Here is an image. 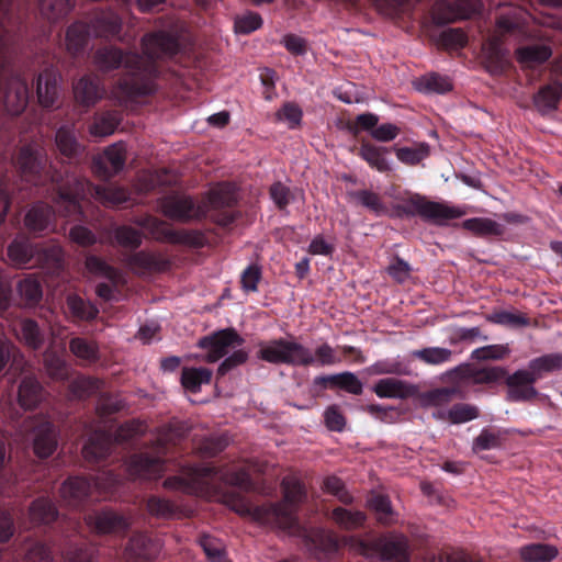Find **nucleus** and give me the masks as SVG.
Here are the masks:
<instances>
[{
	"label": "nucleus",
	"mask_w": 562,
	"mask_h": 562,
	"mask_svg": "<svg viewBox=\"0 0 562 562\" xmlns=\"http://www.w3.org/2000/svg\"><path fill=\"white\" fill-rule=\"evenodd\" d=\"M142 48L144 55L124 52L115 46H103L94 53L93 63L100 71L109 72L123 67L124 74L112 90L121 105L156 91L155 80L160 74L158 60L177 55L180 44L175 35L159 31L144 35Z\"/></svg>",
	"instance_id": "nucleus-1"
},
{
	"label": "nucleus",
	"mask_w": 562,
	"mask_h": 562,
	"mask_svg": "<svg viewBox=\"0 0 562 562\" xmlns=\"http://www.w3.org/2000/svg\"><path fill=\"white\" fill-rule=\"evenodd\" d=\"M281 487L283 499L279 503L255 506L244 494L232 492L225 496L226 504L240 516H249L261 524L302 536L306 550L317 560L335 553L338 542L331 532L322 528L306 529L299 521L296 507L306 496L303 484L294 479H283Z\"/></svg>",
	"instance_id": "nucleus-2"
},
{
	"label": "nucleus",
	"mask_w": 562,
	"mask_h": 562,
	"mask_svg": "<svg viewBox=\"0 0 562 562\" xmlns=\"http://www.w3.org/2000/svg\"><path fill=\"white\" fill-rule=\"evenodd\" d=\"M55 147L60 160V169L48 165L47 156L42 147L25 145L21 147L16 157V166L21 178L34 186H49L54 191V200L57 201L59 190L57 183L52 179H40V173L45 176L61 172L64 181L72 173L81 175L80 165L86 160V147L78 140L75 130L71 126L63 125L55 134Z\"/></svg>",
	"instance_id": "nucleus-3"
},
{
	"label": "nucleus",
	"mask_w": 562,
	"mask_h": 562,
	"mask_svg": "<svg viewBox=\"0 0 562 562\" xmlns=\"http://www.w3.org/2000/svg\"><path fill=\"white\" fill-rule=\"evenodd\" d=\"M22 22L23 13L15 11L14 0H0V108L11 115H20L30 99L26 80L11 63V47L16 42Z\"/></svg>",
	"instance_id": "nucleus-4"
},
{
	"label": "nucleus",
	"mask_w": 562,
	"mask_h": 562,
	"mask_svg": "<svg viewBox=\"0 0 562 562\" xmlns=\"http://www.w3.org/2000/svg\"><path fill=\"white\" fill-rule=\"evenodd\" d=\"M40 179H52L57 183L56 204L60 215L72 220H86L83 204L90 198L99 201L106 207H120L130 201L128 192L123 188L103 187L91 183L85 176L72 173L64 181L61 172L45 176L40 173Z\"/></svg>",
	"instance_id": "nucleus-5"
},
{
	"label": "nucleus",
	"mask_w": 562,
	"mask_h": 562,
	"mask_svg": "<svg viewBox=\"0 0 562 562\" xmlns=\"http://www.w3.org/2000/svg\"><path fill=\"white\" fill-rule=\"evenodd\" d=\"M122 474L104 470L95 477L69 476L60 486L59 493L64 503L72 508H80L89 501L99 497H114L123 485Z\"/></svg>",
	"instance_id": "nucleus-6"
},
{
	"label": "nucleus",
	"mask_w": 562,
	"mask_h": 562,
	"mask_svg": "<svg viewBox=\"0 0 562 562\" xmlns=\"http://www.w3.org/2000/svg\"><path fill=\"white\" fill-rule=\"evenodd\" d=\"M170 438L156 439L149 451H140L126 461V473L131 479L156 480L161 476L165 469L164 457L168 450V440L180 439L188 432V427L180 422L169 425Z\"/></svg>",
	"instance_id": "nucleus-7"
},
{
	"label": "nucleus",
	"mask_w": 562,
	"mask_h": 562,
	"mask_svg": "<svg viewBox=\"0 0 562 562\" xmlns=\"http://www.w3.org/2000/svg\"><path fill=\"white\" fill-rule=\"evenodd\" d=\"M146 428L144 422L132 419L119 426L113 434L106 430H95L85 443L82 456L88 462L98 463L110 456L114 442L127 443L144 435Z\"/></svg>",
	"instance_id": "nucleus-8"
},
{
	"label": "nucleus",
	"mask_w": 562,
	"mask_h": 562,
	"mask_svg": "<svg viewBox=\"0 0 562 562\" xmlns=\"http://www.w3.org/2000/svg\"><path fill=\"white\" fill-rule=\"evenodd\" d=\"M257 358L271 364L290 367H310L315 362L313 353L307 347L285 338L259 342Z\"/></svg>",
	"instance_id": "nucleus-9"
},
{
	"label": "nucleus",
	"mask_w": 562,
	"mask_h": 562,
	"mask_svg": "<svg viewBox=\"0 0 562 562\" xmlns=\"http://www.w3.org/2000/svg\"><path fill=\"white\" fill-rule=\"evenodd\" d=\"M548 361L544 356L535 358L529 361L527 370H517L508 375L505 380L508 386L507 396L512 402H527L537 397L538 391L533 384L550 373Z\"/></svg>",
	"instance_id": "nucleus-10"
},
{
	"label": "nucleus",
	"mask_w": 562,
	"mask_h": 562,
	"mask_svg": "<svg viewBox=\"0 0 562 562\" xmlns=\"http://www.w3.org/2000/svg\"><path fill=\"white\" fill-rule=\"evenodd\" d=\"M395 210L400 216L419 215L424 220L436 224H443L446 221L459 218L464 214L458 207L428 201L418 194L411 196L404 204L396 205Z\"/></svg>",
	"instance_id": "nucleus-11"
},
{
	"label": "nucleus",
	"mask_w": 562,
	"mask_h": 562,
	"mask_svg": "<svg viewBox=\"0 0 562 562\" xmlns=\"http://www.w3.org/2000/svg\"><path fill=\"white\" fill-rule=\"evenodd\" d=\"M501 11L496 18V34L490 40V47L495 57L501 55L503 37L525 32L528 12L520 5L498 3Z\"/></svg>",
	"instance_id": "nucleus-12"
},
{
	"label": "nucleus",
	"mask_w": 562,
	"mask_h": 562,
	"mask_svg": "<svg viewBox=\"0 0 562 562\" xmlns=\"http://www.w3.org/2000/svg\"><path fill=\"white\" fill-rule=\"evenodd\" d=\"M22 431L25 432V440L32 442L34 453L38 458L46 459L56 451L58 432L52 422L31 417L24 420Z\"/></svg>",
	"instance_id": "nucleus-13"
},
{
	"label": "nucleus",
	"mask_w": 562,
	"mask_h": 562,
	"mask_svg": "<svg viewBox=\"0 0 562 562\" xmlns=\"http://www.w3.org/2000/svg\"><path fill=\"white\" fill-rule=\"evenodd\" d=\"M160 209L164 215L181 223L201 221L207 216L209 206L196 204L189 195L170 194L160 200Z\"/></svg>",
	"instance_id": "nucleus-14"
},
{
	"label": "nucleus",
	"mask_w": 562,
	"mask_h": 562,
	"mask_svg": "<svg viewBox=\"0 0 562 562\" xmlns=\"http://www.w3.org/2000/svg\"><path fill=\"white\" fill-rule=\"evenodd\" d=\"M29 183L34 187L33 183ZM35 188L37 189V193L47 194L52 198L56 207V212L60 214L54 200L53 189L49 186H35ZM54 217L55 209L46 203L38 202L33 204L26 212L24 216V226L34 236H41L53 228Z\"/></svg>",
	"instance_id": "nucleus-15"
},
{
	"label": "nucleus",
	"mask_w": 562,
	"mask_h": 562,
	"mask_svg": "<svg viewBox=\"0 0 562 562\" xmlns=\"http://www.w3.org/2000/svg\"><path fill=\"white\" fill-rule=\"evenodd\" d=\"M91 32L95 37L104 40H117L123 44H131L134 36L123 32L121 16L111 9L98 10L89 21Z\"/></svg>",
	"instance_id": "nucleus-16"
},
{
	"label": "nucleus",
	"mask_w": 562,
	"mask_h": 562,
	"mask_svg": "<svg viewBox=\"0 0 562 562\" xmlns=\"http://www.w3.org/2000/svg\"><path fill=\"white\" fill-rule=\"evenodd\" d=\"M244 342V338L231 327L202 337L198 341V347L207 350L205 360L213 363L226 356L229 348L239 347Z\"/></svg>",
	"instance_id": "nucleus-17"
},
{
	"label": "nucleus",
	"mask_w": 562,
	"mask_h": 562,
	"mask_svg": "<svg viewBox=\"0 0 562 562\" xmlns=\"http://www.w3.org/2000/svg\"><path fill=\"white\" fill-rule=\"evenodd\" d=\"M481 5V0L438 1L431 9V18L435 24L446 25L471 18L480 11Z\"/></svg>",
	"instance_id": "nucleus-18"
},
{
	"label": "nucleus",
	"mask_w": 562,
	"mask_h": 562,
	"mask_svg": "<svg viewBox=\"0 0 562 562\" xmlns=\"http://www.w3.org/2000/svg\"><path fill=\"white\" fill-rule=\"evenodd\" d=\"M453 384L450 386L436 387L426 391L422 395V401L425 406L445 407L453 400L464 398L465 392L463 390L462 381L464 380L463 370L456 368L447 374Z\"/></svg>",
	"instance_id": "nucleus-19"
},
{
	"label": "nucleus",
	"mask_w": 562,
	"mask_h": 562,
	"mask_svg": "<svg viewBox=\"0 0 562 562\" xmlns=\"http://www.w3.org/2000/svg\"><path fill=\"white\" fill-rule=\"evenodd\" d=\"M236 203V195L231 190H212L209 194V206L213 211L211 220L221 227H229L238 217V212L233 210Z\"/></svg>",
	"instance_id": "nucleus-20"
},
{
	"label": "nucleus",
	"mask_w": 562,
	"mask_h": 562,
	"mask_svg": "<svg viewBox=\"0 0 562 562\" xmlns=\"http://www.w3.org/2000/svg\"><path fill=\"white\" fill-rule=\"evenodd\" d=\"M126 161L125 147L120 144H112L104 151L93 159V171L103 179H110L123 170Z\"/></svg>",
	"instance_id": "nucleus-21"
},
{
	"label": "nucleus",
	"mask_w": 562,
	"mask_h": 562,
	"mask_svg": "<svg viewBox=\"0 0 562 562\" xmlns=\"http://www.w3.org/2000/svg\"><path fill=\"white\" fill-rule=\"evenodd\" d=\"M85 519L98 533H125L130 528L126 517L109 508L88 514Z\"/></svg>",
	"instance_id": "nucleus-22"
},
{
	"label": "nucleus",
	"mask_w": 562,
	"mask_h": 562,
	"mask_svg": "<svg viewBox=\"0 0 562 562\" xmlns=\"http://www.w3.org/2000/svg\"><path fill=\"white\" fill-rule=\"evenodd\" d=\"M148 222L153 228L161 234L165 240L171 244H180L194 248H202L206 244L204 233L198 229H172L167 227L164 221L155 217H149Z\"/></svg>",
	"instance_id": "nucleus-23"
},
{
	"label": "nucleus",
	"mask_w": 562,
	"mask_h": 562,
	"mask_svg": "<svg viewBox=\"0 0 562 562\" xmlns=\"http://www.w3.org/2000/svg\"><path fill=\"white\" fill-rule=\"evenodd\" d=\"M59 74L53 66L44 68L36 79V98L38 103L45 108H54L58 100Z\"/></svg>",
	"instance_id": "nucleus-24"
},
{
	"label": "nucleus",
	"mask_w": 562,
	"mask_h": 562,
	"mask_svg": "<svg viewBox=\"0 0 562 562\" xmlns=\"http://www.w3.org/2000/svg\"><path fill=\"white\" fill-rule=\"evenodd\" d=\"M160 543L146 533H134L126 547V555L130 562H150L160 552Z\"/></svg>",
	"instance_id": "nucleus-25"
},
{
	"label": "nucleus",
	"mask_w": 562,
	"mask_h": 562,
	"mask_svg": "<svg viewBox=\"0 0 562 562\" xmlns=\"http://www.w3.org/2000/svg\"><path fill=\"white\" fill-rule=\"evenodd\" d=\"M36 244L25 236H16L7 248L10 263L15 268H34Z\"/></svg>",
	"instance_id": "nucleus-26"
},
{
	"label": "nucleus",
	"mask_w": 562,
	"mask_h": 562,
	"mask_svg": "<svg viewBox=\"0 0 562 562\" xmlns=\"http://www.w3.org/2000/svg\"><path fill=\"white\" fill-rule=\"evenodd\" d=\"M74 95L79 105L83 108L93 106L103 95L100 79L85 75L74 85Z\"/></svg>",
	"instance_id": "nucleus-27"
},
{
	"label": "nucleus",
	"mask_w": 562,
	"mask_h": 562,
	"mask_svg": "<svg viewBox=\"0 0 562 562\" xmlns=\"http://www.w3.org/2000/svg\"><path fill=\"white\" fill-rule=\"evenodd\" d=\"M373 392L381 398L405 400L416 393V387L403 380L385 378L374 384Z\"/></svg>",
	"instance_id": "nucleus-28"
},
{
	"label": "nucleus",
	"mask_w": 562,
	"mask_h": 562,
	"mask_svg": "<svg viewBox=\"0 0 562 562\" xmlns=\"http://www.w3.org/2000/svg\"><path fill=\"white\" fill-rule=\"evenodd\" d=\"M314 385H318L323 389L337 386L353 395H361L363 392L361 381L356 376V374L348 371L338 374L316 376L314 379Z\"/></svg>",
	"instance_id": "nucleus-29"
},
{
	"label": "nucleus",
	"mask_w": 562,
	"mask_h": 562,
	"mask_svg": "<svg viewBox=\"0 0 562 562\" xmlns=\"http://www.w3.org/2000/svg\"><path fill=\"white\" fill-rule=\"evenodd\" d=\"M15 290L20 306L34 307L42 301V283L34 274H27L23 279L19 280Z\"/></svg>",
	"instance_id": "nucleus-30"
},
{
	"label": "nucleus",
	"mask_w": 562,
	"mask_h": 562,
	"mask_svg": "<svg viewBox=\"0 0 562 562\" xmlns=\"http://www.w3.org/2000/svg\"><path fill=\"white\" fill-rule=\"evenodd\" d=\"M517 61L527 68L544 64L552 56V48L546 44H530L515 50Z\"/></svg>",
	"instance_id": "nucleus-31"
},
{
	"label": "nucleus",
	"mask_w": 562,
	"mask_h": 562,
	"mask_svg": "<svg viewBox=\"0 0 562 562\" xmlns=\"http://www.w3.org/2000/svg\"><path fill=\"white\" fill-rule=\"evenodd\" d=\"M381 559L386 562H409L408 544L405 537L381 539L376 543Z\"/></svg>",
	"instance_id": "nucleus-32"
},
{
	"label": "nucleus",
	"mask_w": 562,
	"mask_h": 562,
	"mask_svg": "<svg viewBox=\"0 0 562 562\" xmlns=\"http://www.w3.org/2000/svg\"><path fill=\"white\" fill-rule=\"evenodd\" d=\"M391 150L384 146H378L368 140H362L359 147L358 156L361 157L372 169L385 173L391 171V166L386 155Z\"/></svg>",
	"instance_id": "nucleus-33"
},
{
	"label": "nucleus",
	"mask_w": 562,
	"mask_h": 562,
	"mask_svg": "<svg viewBox=\"0 0 562 562\" xmlns=\"http://www.w3.org/2000/svg\"><path fill=\"white\" fill-rule=\"evenodd\" d=\"M44 397V389L38 380L34 376H25L18 392V401L22 408L32 411L37 407Z\"/></svg>",
	"instance_id": "nucleus-34"
},
{
	"label": "nucleus",
	"mask_w": 562,
	"mask_h": 562,
	"mask_svg": "<svg viewBox=\"0 0 562 562\" xmlns=\"http://www.w3.org/2000/svg\"><path fill=\"white\" fill-rule=\"evenodd\" d=\"M64 266V250L57 244L40 245L36 244V254L34 267L46 268L52 271H58Z\"/></svg>",
	"instance_id": "nucleus-35"
},
{
	"label": "nucleus",
	"mask_w": 562,
	"mask_h": 562,
	"mask_svg": "<svg viewBox=\"0 0 562 562\" xmlns=\"http://www.w3.org/2000/svg\"><path fill=\"white\" fill-rule=\"evenodd\" d=\"M368 507L374 513L379 524L391 526L397 521V513L393 509L391 499L387 495L373 493L369 496Z\"/></svg>",
	"instance_id": "nucleus-36"
},
{
	"label": "nucleus",
	"mask_w": 562,
	"mask_h": 562,
	"mask_svg": "<svg viewBox=\"0 0 562 562\" xmlns=\"http://www.w3.org/2000/svg\"><path fill=\"white\" fill-rule=\"evenodd\" d=\"M29 516L34 525H50L58 517L55 503L48 497H37L29 507Z\"/></svg>",
	"instance_id": "nucleus-37"
},
{
	"label": "nucleus",
	"mask_w": 562,
	"mask_h": 562,
	"mask_svg": "<svg viewBox=\"0 0 562 562\" xmlns=\"http://www.w3.org/2000/svg\"><path fill=\"white\" fill-rule=\"evenodd\" d=\"M462 227L477 237H501L505 226L487 217H472L463 221Z\"/></svg>",
	"instance_id": "nucleus-38"
},
{
	"label": "nucleus",
	"mask_w": 562,
	"mask_h": 562,
	"mask_svg": "<svg viewBox=\"0 0 562 562\" xmlns=\"http://www.w3.org/2000/svg\"><path fill=\"white\" fill-rule=\"evenodd\" d=\"M121 122V113L116 110L97 112L89 132L94 137H104L114 133Z\"/></svg>",
	"instance_id": "nucleus-39"
},
{
	"label": "nucleus",
	"mask_w": 562,
	"mask_h": 562,
	"mask_svg": "<svg viewBox=\"0 0 562 562\" xmlns=\"http://www.w3.org/2000/svg\"><path fill=\"white\" fill-rule=\"evenodd\" d=\"M25 360L19 349L9 340L0 338V373L11 371L18 373L23 371Z\"/></svg>",
	"instance_id": "nucleus-40"
},
{
	"label": "nucleus",
	"mask_w": 562,
	"mask_h": 562,
	"mask_svg": "<svg viewBox=\"0 0 562 562\" xmlns=\"http://www.w3.org/2000/svg\"><path fill=\"white\" fill-rule=\"evenodd\" d=\"M213 372L204 367H184L181 372L180 382L184 390L191 393H199L203 384H209Z\"/></svg>",
	"instance_id": "nucleus-41"
},
{
	"label": "nucleus",
	"mask_w": 562,
	"mask_h": 562,
	"mask_svg": "<svg viewBox=\"0 0 562 562\" xmlns=\"http://www.w3.org/2000/svg\"><path fill=\"white\" fill-rule=\"evenodd\" d=\"M562 98V85H546L533 97V103L539 112L548 113L558 109Z\"/></svg>",
	"instance_id": "nucleus-42"
},
{
	"label": "nucleus",
	"mask_w": 562,
	"mask_h": 562,
	"mask_svg": "<svg viewBox=\"0 0 562 562\" xmlns=\"http://www.w3.org/2000/svg\"><path fill=\"white\" fill-rule=\"evenodd\" d=\"M91 33L89 23L81 21L72 23L66 32L68 52L72 55L81 53L87 46Z\"/></svg>",
	"instance_id": "nucleus-43"
},
{
	"label": "nucleus",
	"mask_w": 562,
	"mask_h": 562,
	"mask_svg": "<svg viewBox=\"0 0 562 562\" xmlns=\"http://www.w3.org/2000/svg\"><path fill=\"white\" fill-rule=\"evenodd\" d=\"M414 87L419 92L443 94L452 90V82L447 76L430 72L417 78Z\"/></svg>",
	"instance_id": "nucleus-44"
},
{
	"label": "nucleus",
	"mask_w": 562,
	"mask_h": 562,
	"mask_svg": "<svg viewBox=\"0 0 562 562\" xmlns=\"http://www.w3.org/2000/svg\"><path fill=\"white\" fill-rule=\"evenodd\" d=\"M557 547L548 543H530L520 548V558L526 562H551L558 555Z\"/></svg>",
	"instance_id": "nucleus-45"
},
{
	"label": "nucleus",
	"mask_w": 562,
	"mask_h": 562,
	"mask_svg": "<svg viewBox=\"0 0 562 562\" xmlns=\"http://www.w3.org/2000/svg\"><path fill=\"white\" fill-rule=\"evenodd\" d=\"M127 262L131 267L140 271H164L169 262L168 260L146 251H138L132 254Z\"/></svg>",
	"instance_id": "nucleus-46"
},
{
	"label": "nucleus",
	"mask_w": 562,
	"mask_h": 562,
	"mask_svg": "<svg viewBox=\"0 0 562 562\" xmlns=\"http://www.w3.org/2000/svg\"><path fill=\"white\" fill-rule=\"evenodd\" d=\"M16 335L31 349L37 350L44 345V333L34 319H23Z\"/></svg>",
	"instance_id": "nucleus-47"
},
{
	"label": "nucleus",
	"mask_w": 562,
	"mask_h": 562,
	"mask_svg": "<svg viewBox=\"0 0 562 562\" xmlns=\"http://www.w3.org/2000/svg\"><path fill=\"white\" fill-rule=\"evenodd\" d=\"M66 303L71 316L77 321H93L99 314V310L94 304L77 294L68 295Z\"/></svg>",
	"instance_id": "nucleus-48"
},
{
	"label": "nucleus",
	"mask_w": 562,
	"mask_h": 562,
	"mask_svg": "<svg viewBox=\"0 0 562 562\" xmlns=\"http://www.w3.org/2000/svg\"><path fill=\"white\" fill-rule=\"evenodd\" d=\"M24 562H50L53 560L50 548L42 541L27 539L20 549Z\"/></svg>",
	"instance_id": "nucleus-49"
},
{
	"label": "nucleus",
	"mask_w": 562,
	"mask_h": 562,
	"mask_svg": "<svg viewBox=\"0 0 562 562\" xmlns=\"http://www.w3.org/2000/svg\"><path fill=\"white\" fill-rule=\"evenodd\" d=\"M101 387L99 379L78 376L68 384V393L74 400H85L95 394Z\"/></svg>",
	"instance_id": "nucleus-50"
},
{
	"label": "nucleus",
	"mask_w": 562,
	"mask_h": 562,
	"mask_svg": "<svg viewBox=\"0 0 562 562\" xmlns=\"http://www.w3.org/2000/svg\"><path fill=\"white\" fill-rule=\"evenodd\" d=\"M74 0H40L38 9L43 18L55 22L65 18L74 8Z\"/></svg>",
	"instance_id": "nucleus-51"
},
{
	"label": "nucleus",
	"mask_w": 562,
	"mask_h": 562,
	"mask_svg": "<svg viewBox=\"0 0 562 562\" xmlns=\"http://www.w3.org/2000/svg\"><path fill=\"white\" fill-rule=\"evenodd\" d=\"M350 196L376 216L387 214V207L379 193L371 190H357L351 192Z\"/></svg>",
	"instance_id": "nucleus-52"
},
{
	"label": "nucleus",
	"mask_w": 562,
	"mask_h": 562,
	"mask_svg": "<svg viewBox=\"0 0 562 562\" xmlns=\"http://www.w3.org/2000/svg\"><path fill=\"white\" fill-rule=\"evenodd\" d=\"M69 350L78 359L86 362L99 360V346L95 341L82 337H74L69 341Z\"/></svg>",
	"instance_id": "nucleus-53"
},
{
	"label": "nucleus",
	"mask_w": 562,
	"mask_h": 562,
	"mask_svg": "<svg viewBox=\"0 0 562 562\" xmlns=\"http://www.w3.org/2000/svg\"><path fill=\"white\" fill-rule=\"evenodd\" d=\"M147 512L160 519H172L179 514V507L171 501L151 495L146 502Z\"/></svg>",
	"instance_id": "nucleus-54"
},
{
	"label": "nucleus",
	"mask_w": 562,
	"mask_h": 562,
	"mask_svg": "<svg viewBox=\"0 0 562 562\" xmlns=\"http://www.w3.org/2000/svg\"><path fill=\"white\" fill-rule=\"evenodd\" d=\"M364 513L360 510H349L344 507H336L331 512V519L345 530H355L363 526L366 521Z\"/></svg>",
	"instance_id": "nucleus-55"
},
{
	"label": "nucleus",
	"mask_w": 562,
	"mask_h": 562,
	"mask_svg": "<svg viewBox=\"0 0 562 562\" xmlns=\"http://www.w3.org/2000/svg\"><path fill=\"white\" fill-rule=\"evenodd\" d=\"M85 266H86V269L90 273H92L97 277L105 278L109 281H111L112 283H117V281H119L120 273H119L117 269L110 266L106 261H104L102 258H100L98 256H94V255L87 256Z\"/></svg>",
	"instance_id": "nucleus-56"
},
{
	"label": "nucleus",
	"mask_w": 562,
	"mask_h": 562,
	"mask_svg": "<svg viewBox=\"0 0 562 562\" xmlns=\"http://www.w3.org/2000/svg\"><path fill=\"white\" fill-rule=\"evenodd\" d=\"M413 357L430 366H439L449 362L452 351L442 347H427L413 351Z\"/></svg>",
	"instance_id": "nucleus-57"
},
{
	"label": "nucleus",
	"mask_w": 562,
	"mask_h": 562,
	"mask_svg": "<svg viewBox=\"0 0 562 562\" xmlns=\"http://www.w3.org/2000/svg\"><path fill=\"white\" fill-rule=\"evenodd\" d=\"M97 549L86 542L69 543L63 551L65 562H93Z\"/></svg>",
	"instance_id": "nucleus-58"
},
{
	"label": "nucleus",
	"mask_w": 562,
	"mask_h": 562,
	"mask_svg": "<svg viewBox=\"0 0 562 562\" xmlns=\"http://www.w3.org/2000/svg\"><path fill=\"white\" fill-rule=\"evenodd\" d=\"M44 366L47 374L56 381H65L69 376V368L66 361L55 351H47L44 355Z\"/></svg>",
	"instance_id": "nucleus-59"
},
{
	"label": "nucleus",
	"mask_w": 562,
	"mask_h": 562,
	"mask_svg": "<svg viewBox=\"0 0 562 562\" xmlns=\"http://www.w3.org/2000/svg\"><path fill=\"white\" fill-rule=\"evenodd\" d=\"M395 154L401 162L416 166L429 156L430 148L428 144L422 143L417 147L395 148Z\"/></svg>",
	"instance_id": "nucleus-60"
},
{
	"label": "nucleus",
	"mask_w": 562,
	"mask_h": 562,
	"mask_svg": "<svg viewBox=\"0 0 562 562\" xmlns=\"http://www.w3.org/2000/svg\"><path fill=\"white\" fill-rule=\"evenodd\" d=\"M114 238L121 247L130 250H135L142 245L140 232L127 225L117 226L114 229Z\"/></svg>",
	"instance_id": "nucleus-61"
},
{
	"label": "nucleus",
	"mask_w": 562,
	"mask_h": 562,
	"mask_svg": "<svg viewBox=\"0 0 562 562\" xmlns=\"http://www.w3.org/2000/svg\"><path fill=\"white\" fill-rule=\"evenodd\" d=\"M199 543L211 562H226V552L222 542L210 536L202 535Z\"/></svg>",
	"instance_id": "nucleus-62"
},
{
	"label": "nucleus",
	"mask_w": 562,
	"mask_h": 562,
	"mask_svg": "<svg viewBox=\"0 0 562 562\" xmlns=\"http://www.w3.org/2000/svg\"><path fill=\"white\" fill-rule=\"evenodd\" d=\"M510 353L509 346L506 345H488L476 348L472 351L471 358L477 361L503 360Z\"/></svg>",
	"instance_id": "nucleus-63"
},
{
	"label": "nucleus",
	"mask_w": 562,
	"mask_h": 562,
	"mask_svg": "<svg viewBox=\"0 0 562 562\" xmlns=\"http://www.w3.org/2000/svg\"><path fill=\"white\" fill-rule=\"evenodd\" d=\"M490 323L508 326V327H526L529 325V318L520 313H512L508 311H499L486 316Z\"/></svg>",
	"instance_id": "nucleus-64"
}]
</instances>
